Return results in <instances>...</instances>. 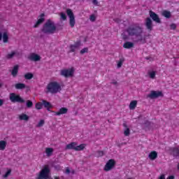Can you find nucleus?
Listing matches in <instances>:
<instances>
[{
  "mask_svg": "<svg viewBox=\"0 0 179 179\" xmlns=\"http://www.w3.org/2000/svg\"><path fill=\"white\" fill-rule=\"evenodd\" d=\"M126 31L130 37H136L137 41H139L141 44L146 43V38L142 36L143 34V27L139 23H134L129 25L127 28Z\"/></svg>",
  "mask_w": 179,
  "mask_h": 179,
  "instance_id": "f257e3e1",
  "label": "nucleus"
},
{
  "mask_svg": "<svg viewBox=\"0 0 179 179\" xmlns=\"http://www.w3.org/2000/svg\"><path fill=\"white\" fill-rule=\"evenodd\" d=\"M55 31H57V26H55L54 21L50 19L46 21L41 29V32L44 34H54Z\"/></svg>",
  "mask_w": 179,
  "mask_h": 179,
  "instance_id": "f03ea898",
  "label": "nucleus"
},
{
  "mask_svg": "<svg viewBox=\"0 0 179 179\" xmlns=\"http://www.w3.org/2000/svg\"><path fill=\"white\" fill-rule=\"evenodd\" d=\"M48 93H51L52 94H55L58 92H61L62 88L59 83L54 81L50 83L47 86Z\"/></svg>",
  "mask_w": 179,
  "mask_h": 179,
  "instance_id": "7ed1b4c3",
  "label": "nucleus"
},
{
  "mask_svg": "<svg viewBox=\"0 0 179 179\" xmlns=\"http://www.w3.org/2000/svg\"><path fill=\"white\" fill-rule=\"evenodd\" d=\"M50 173H51L50 167L48 165H45L39 172L37 179H50Z\"/></svg>",
  "mask_w": 179,
  "mask_h": 179,
  "instance_id": "20e7f679",
  "label": "nucleus"
},
{
  "mask_svg": "<svg viewBox=\"0 0 179 179\" xmlns=\"http://www.w3.org/2000/svg\"><path fill=\"white\" fill-rule=\"evenodd\" d=\"M9 99L11 103H24V99L20 95L16 94L15 93H10Z\"/></svg>",
  "mask_w": 179,
  "mask_h": 179,
  "instance_id": "39448f33",
  "label": "nucleus"
},
{
  "mask_svg": "<svg viewBox=\"0 0 179 179\" xmlns=\"http://www.w3.org/2000/svg\"><path fill=\"white\" fill-rule=\"evenodd\" d=\"M67 16L69 17V24L71 28L75 27V24H76V21L75 20V15H73V12L71 9L68 8L66 10Z\"/></svg>",
  "mask_w": 179,
  "mask_h": 179,
  "instance_id": "423d86ee",
  "label": "nucleus"
},
{
  "mask_svg": "<svg viewBox=\"0 0 179 179\" xmlns=\"http://www.w3.org/2000/svg\"><path fill=\"white\" fill-rule=\"evenodd\" d=\"M75 72V69L73 67H71L69 69H62L60 71V75L64 76V78H71V76H73V73Z\"/></svg>",
  "mask_w": 179,
  "mask_h": 179,
  "instance_id": "0eeeda50",
  "label": "nucleus"
},
{
  "mask_svg": "<svg viewBox=\"0 0 179 179\" xmlns=\"http://www.w3.org/2000/svg\"><path fill=\"white\" fill-rule=\"evenodd\" d=\"M163 92L162 91L152 90L149 94L147 95L148 99H157L159 97H163Z\"/></svg>",
  "mask_w": 179,
  "mask_h": 179,
  "instance_id": "6e6552de",
  "label": "nucleus"
},
{
  "mask_svg": "<svg viewBox=\"0 0 179 179\" xmlns=\"http://www.w3.org/2000/svg\"><path fill=\"white\" fill-rule=\"evenodd\" d=\"M114 167H115V160L111 159L106 162L103 168V170L104 171H110V170H113Z\"/></svg>",
  "mask_w": 179,
  "mask_h": 179,
  "instance_id": "1a4fd4ad",
  "label": "nucleus"
},
{
  "mask_svg": "<svg viewBox=\"0 0 179 179\" xmlns=\"http://www.w3.org/2000/svg\"><path fill=\"white\" fill-rule=\"evenodd\" d=\"M150 17L152 19L153 22H155V23H162V20H160V17H159V15L156 14V13L150 10L149 12Z\"/></svg>",
  "mask_w": 179,
  "mask_h": 179,
  "instance_id": "9d476101",
  "label": "nucleus"
},
{
  "mask_svg": "<svg viewBox=\"0 0 179 179\" xmlns=\"http://www.w3.org/2000/svg\"><path fill=\"white\" fill-rule=\"evenodd\" d=\"M80 45H81V43L80 41L76 42L74 44L70 45L69 52H76V50L80 48Z\"/></svg>",
  "mask_w": 179,
  "mask_h": 179,
  "instance_id": "9b49d317",
  "label": "nucleus"
},
{
  "mask_svg": "<svg viewBox=\"0 0 179 179\" xmlns=\"http://www.w3.org/2000/svg\"><path fill=\"white\" fill-rule=\"evenodd\" d=\"M145 27L149 31H152L153 30V21H152V19L150 17H147L145 19Z\"/></svg>",
  "mask_w": 179,
  "mask_h": 179,
  "instance_id": "f8f14e48",
  "label": "nucleus"
},
{
  "mask_svg": "<svg viewBox=\"0 0 179 179\" xmlns=\"http://www.w3.org/2000/svg\"><path fill=\"white\" fill-rule=\"evenodd\" d=\"M29 61H34V62H38V61L41 60V57L36 53H31L28 57Z\"/></svg>",
  "mask_w": 179,
  "mask_h": 179,
  "instance_id": "ddd939ff",
  "label": "nucleus"
},
{
  "mask_svg": "<svg viewBox=\"0 0 179 179\" xmlns=\"http://www.w3.org/2000/svg\"><path fill=\"white\" fill-rule=\"evenodd\" d=\"M44 16L45 15L44 13H41L39 17H38V20L36 22V24L34 25V28L38 27L40 24L44 22V20H45V18H44Z\"/></svg>",
  "mask_w": 179,
  "mask_h": 179,
  "instance_id": "4468645a",
  "label": "nucleus"
},
{
  "mask_svg": "<svg viewBox=\"0 0 179 179\" xmlns=\"http://www.w3.org/2000/svg\"><path fill=\"white\" fill-rule=\"evenodd\" d=\"M18 55H20V54L19 52H17V50H13L6 55V59H12V58Z\"/></svg>",
  "mask_w": 179,
  "mask_h": 179,
  "instance_id": "2eb2a0df",
  "label": "nucleus"
},
{
  "mask_svg": "<svg viewBox=\"0 0 179 179\" xmlns=\"http://www.w3.org/2000/svg\"><path fill=\"white\" fill-rule=\"evenodd\" d=\"M78 143L71 142L66 145V150H76Z\"/></svg>",
  "mask_w": 179,
  "mask_h": 179,
  "instance_id": "dca6fc26",
  "label": "nucleus"
},
{
  "mask_svg": "<svg viewBox=\"0 0 179 179\" xmlns=\"http://www.w3.org/2000/svg\"><path fill=\"white\" fill-rule=\"evenodd\" d=\"M68 113V109L65 107L61 108L59 111L55 112V115H62L64 114H66Z\"/></svg>",
  "mask_w": 179,
  "mask_h": 179,
  "instance_id": "f3484780",
  "label": "nucleus"
},
{
  "mask_svg": "<svg viewBox=\"0 0 179 179\" xmlns=\"http://www.w3.org/2000/svg\"><path fill=\"white\" fill-rule=\"evenodd\" d=\"M19 73V65L16 64L13 66V70L11 71V75L13 78H16Z\"/></svg>",
  "mask_w": 179,
  "mask_h": 179,
  "instance_id": "a211bd4d",
  "label": "nucleus"
},
{
  "mask_svg": "<svg viewBox=\"0 0 179 179\" xmlns=\"http://www.w3.org/2000/svg\"><path fill=\"white\" fill-rule=\"evenodd\" d=\"M15 88L17 90H23V89H26V84L18 83L15 85Z\"/></svg>",
  "mask_w": 179,
  "mask_h": 179,
  "instance_id": "6ab92c4d",
  "label": "nucleus"
},
{
  "mask_svg": "<svg viewBox=\"0 0 179 179\" xmlns=\"http://www.w3.org/2000/svg\"><path fill=\"white\" fill-rule=\"evenodd\" d=\"M134 44L132 42L127 41L123 44V48H126L127 50H129L133 48Z\"/></svg>",
  "mask_w": 179,
  "mask_h": 179,
  "instance_id": "aec40b11",
  "label": "nucleus"
},
{
  "mask_svg": "<svg viewBox=\"0 0 179 179\" xmlns=\"http://www.w3.org/2000/svg\"><path fill=\"white\" fill-rule=\"evenodd\" d=\"M148 157L150 160H156L157 159V152L152 151L150 152Z\"/></svg>",
  "mask_w": 179,
  "mask_h": 179,
  "instance_id": "412c9836",
  "label": "nucleus"
},
{
  "mask_svg": "<svg viewBox=\"0 0 179 179\" xmlns=\"http://www.w3.org/2000/svg\"><path fill=\"white\" fill-rule=\"evenodd\" d=\"M45 152L46 153V156L48 157H50V156H52V153H54V148H46Z\"/></svg>",
  "mask_w": 179,
  "mask_h": 179,
  "instance_id": "4be33fe9",
  "label": "nucleus"
},
{
  "mask_svg": "<svg viewBox=\"0 0 179 179\" xmlns=\"http://www.w3.org/2000/svg\"><path fill=\"white\" fill-rule=\"evenodd\" d=\"M42 104L44 106L45 108H47V110H50V108H52V106L51 103L46 100H43L42 101Z\"/></svg>",
  "mask_w": 179,
  "mask_h": 179,
  "instance_id": "5701e85b",
  "label": "nucleus"
},
{
  "mask_svg": "<svg viewBox=\"0 0 179 179\" xmlns=\"http://www.w3.org/2000/svg\"><path fill=\"white\" fill-rule=\"evenodd\" d=\"M136 106H138V101H131L129 104V110H135V108H136Z\"/></svg>",
  "mask_w": 179,
  "mask_h": 179,
  "instance_id": "b1692460",
  "label": "nucleus"
},
{
  "mask_svg": "<svg viewBox=\"0 0 179 179\" xmlns=\"http://www.w3.org/2000/svg\"><path fill=\"white\" fill-rule=\"evenodd\" d=\"M86 148V144H80V145H76V152H80L84 150Z\"/></svg>",
  "mask_w": 179,
  "mask_h": 179,
  "instance_id": "393cba45",
  "label": "nucleus"
},
{
  "mask_svg": "<svg viewBox=\"0 0 179 179\" xmlns=\"http://www.w3.org/2000/svg\"><path fill=\"white\" fill-rule=\"evenodd\" d=\"M20 121H29V115L22 113L19 116Z\"/></svg>",
  "mask_w": 179,
  "mask_h": 179,
  "instance_id": "a878e982",
  "label": "nucleus"
},
{
  "mask_svg": "<svg viewBox=\"0 0 179 179\" xmlns=\"http://www.w3.org/2000/svg\"><path fill=\"white\" fill-rule=\"evenodd\" d=\"M34 76V75L33 73H27L26 74H24V78L27 80H30V79H33Z\"/></svg>",
  "mask_w": 179,
  "mask_h": 179,
  "instance_id": "bb28decb",
  "label": "nucleus"
},
{
  "mask_svg": "<svg viewBox=\"0 0 179 179\" xmlns=\"http://www.w3.org/2000/svg\"><path fill=\"white\" fill-rule=\"evenodd\" d=\"M6 149V141H0V150H5Z\"/></svg>",
  "mask_w": 179,
  "mask_h": 179,
  "instance_id": "cd10ccee",
  "label": "nucleus"
},
{
  "mask_svg": "<svg viewBox=\"0 0 179 179\" xmlns=\"http://www.w3.org/2000/svg\"><path fill=\"white\" fill-rule=\"evenodd\" d=\"M162 15H164V17L169 19V17H171V13H170L169 10H164L162 12Z\"/></svg>",
  "mask_w": 179,
  "mask_h": 179,
  "instance_id": "c85d7f7f",
  "label": "nucleus"
},
{
  "mask_svg": "<svg viewBox=\"0 0 179 179\" xmlns=\"http://www.w3.org/2000/svg\"><path fill=\"white\" fill-rule=\"evenodd\" d=\"M3 43H8V40H9V36H8V34L6 32H4L3 34Z\"/></svg>",
  "mask_w": 179,
  "mask_h": 179,
  "instance_id": "c756f323",
  "label": "nucleus"
},
{
  "mask_svg": "<svg viewBox=\"0 0 179 179\" xmlns=\"http://www.w3.org/2000/svg\"><path fill=\"white\" fill-rule=\"evenodd\" d=\"M104 156V151L98 150L96 152V157H103Z\"/></svg>",
  "mask_w": 179,
  "mask_h": 179,
  "instance_id": "7c9ffc66",
  "label": "nucleus"
},
{
  "mask_svg": "<svg viewBox=\"0 0 179 179\" xmlns=\"http://www.w3.org/2000/svg\"><path fill=\"white\" fill-rule=\"evenodd\" d=\"M35 108H36V110H41V108H43V102H37L35 104Z\"/></svg>",
  "mask_w": 179,
  "mask_h": 179,
  "instance_id": "2f4dec72",
  "label": "nucleus"
},
{
  "mask_svg": "<svg viewBox=\"0 0 179 179\" xmlns=\"http://www.w3.org/2000/svg\"><path fill=\"white\" fill-rule=\"evenodd\" d=\"M148 75L150 78V79H155V78H156V71H150L148 73Z\"/></svg>",
  "mask_w": 179,
  "mask_h": 179,
  "instance_id": "473e14b6",
  "label": "nucleus"
},
{
  "mask_svg": "<svg viewBox=\"0 0 179 179\" xmlns=\"http://www.w3.org/2000/svg\"><path fill=\"white\" fill-rule=\"evenodd\" d=\"M44 124H45L44 120H41L37 124L36 127L41 128V127H43Z\"/></svg>",
  "mask_w": 179,
  "mask_h": 179,
  "instance_id": "72a5a7b5",
  "label": "nucleus"
},
{
  "mask_svg": "<svg viewBox=\"0 0 179 179\" xmlns=\"http://www.w3.org/2000/svg\"><path fill=\"white\" fill-rule=\"evenodd\" d=\"M27 108H31L33 107V101L30 100L27 101Z\"/></svg>",
  "mask_w": 179,
  "mask_h": 179,
  "instance_id": "f704fd0d",
  "label": "nucleus"
},
{
  "mask_svg": "<svg viewBox=\"0 0 179 179\" xmlns=\"http://www.w3.org/2000/svg\"><path fill=\"white\" fill-rule=\"evenodd\" d=\"M11 173H12V170L8 169V171L3 176V178H8V177L10 176Z\"/></svg>",
  "mask_w": 179,
  "mask_h": 179,
  "instance_id": "c9c22d12",
  "label": "nucleus"
},
{
  "mask_svg": "<svg viewBox=\"0 0 179 179\" xmlns=\"http://www.w3.org/2000/svg\"><path fill=\"white\" fill-rule=\"evenodd\" d=\"M86 52H89V48H83V49L80 50V53L81 54V55H83V54H85V53H86Z\"/></svg>",
  "mask_w": 179,
  "mask_h": 179,
  "instance_id": "e433bc0d",
  "label": "nucleus"
},
{
  "mask_svg": "<svg viewBox=\"0 0 179 179\" xmlns=\"http://www.w3.org/2000/svg\"><path fill=\"white\" fill-rule=\"evenodd\" d=\"M59 15L62 20H66V14H65V13L62 12Z\"/></svg>",
  "mask_w": 179,
  "mask_h": 179,
  "instance_id": "4c0bfd02",
  "label": "nucleus"
},
{
  "mask_svg": "<svg viewBox=\"0 0 179 179\" xmlns=\"http://www.w3.org/2000/svg\"><path fill=\"white\" fill-rule=\"evenodd\" d=\"M130 130L129 128H127L124 131V136H129Z\"/></svg>",
  "mask_w": 179,
  "mask_h": 179,
  "instance_id": "58836bf2",
  "label": "nucleus"
},
{
  "mask_svg": "<svg viewBox=\"0 0 179 179\" xmlns=\"http://www.w3.org/2000/svg\"><path fill=\"white\" fill-rule=\"evenodd\" d=\"M122 62H124V59H120L117 62V68H121L122 66Z\"/></svg>",
  "mask_w": 179,
  "mask_h": 179,
  "instance_id": "ea45409f",
  "label": "nucleus"
},
{
  "mask_svg": "<svg viewBox=\"0 0 179 179\" xmlns=\"http://www.w3.org/2000/svg\"><path fill=\"white\" fill-rule=\"evenodd\" d=\"M90 20L91 22H96V15L94 14H92L90 16Z\"/></svg>",
  "mask_w": 179,
  "mask_h": 179,
  "instance_id": "a19ab883",
  "label": "nucleus"
},
{
  "mask_svg": "<svg viewBox=\"0 0 179 179\" xmlns=\"http://www.w3.org/2000/svg\"><path fill=\"white\" fill-rule=\"evenodd\" d=\"M170 27L171 30H176V29H177V25H176V24H171Z\"/></svg>",
  "mask_w": 179,
  "mask_h": 179,
  "instance_id": "79ce46f5",
  "label": "nucleus"
},
{
  "mask_svg": "<svg viewBox=\"0 0 179 179\" xmlns=\"http://www.w3.org/2000/svg\"><path fill=\"white\" fill-rule=\"evenodd\" d=\"M122 38L123 40H128V35H126L125 34H122Z\"/></svg>",
  "mask_w": 179,
  "mask_h": 179,
  "instance_id": "37998d69",
  "label": "nucleus"
},
{
  "mask_svg": "<svg viewBox=\"0 0 179 179\" xmlns=\"http://www.w3.org/2000/svg\"><path fill=\"white\" fill-rule=\"evenodd\" d=\"M114 21L116 23H121V22H122V20H121V19H120V18H115V19H114Z\"/></svg>",
  "mask_w": 179,
  "mask_h": 179,
  "instance_id": "c03bdc74",
  "label": "nucleus"
},
{
  "mask_svg": "<svg viewBox=\"0 0 179 179\" xmlns=\"http://www.w3.org/2000/svg\"><path fill=\"white\" fill-rule=\"evenodd\" d=\"M92 3L93 5H95L96 6H97V5H99V1L97 0H93Z\"/></svg>",
  "mask_w": 179,
  "mask_h": 179,
  "instance_id": "a18cd8bd",
  "label": "nucleus"
},
{
  "mask_svg": "<svg viewBox=\"0 0 179 179\" xmlns=\"http://www.w3.org/2000/svg\"><path fill=\"white\" fill-rule=\"evenodd\" d=\"M158 179H166V175L162 174Z\"/></svg>",
  "mask_w": 179,
  "mask_h": 179,
  "instance_id": "49530a36",
  "label": "nucleus"
},
{
  "mask_svg": "<svg viewBox=\"0 0 179 179\" xmlns=\"http://www.w3.org/2000/svg\"><path fill=\"white\" fill-rule=\"evenodd\" d=\"M3 106V99H0V107Z\"/></svg>",
  "mask_w": 179,
  "mask_h": 179,
  "instance_id": "de8ad7c7",
  "label": "nucleus"
},
{
  "mask_svg": "<svg viewBox=\"0 0 179 179\" xmlns=\"http://www.w3.org/2000/svg\"><path fill=\"white\" fill-rule=\"evenodd\" d=\"M66 174H69V173H71V170L69 169H66Z\"/></svg>",
  "mask_w": 179,
  "mask_h": 179,
  "instance_id": "09e8293b",
  "label": "nucleus"
},
{
  "mask_svg": "<svg viewBox=\"0 0 179 179\" xmlns=\"http://www.w3.org/2000/svg\"><path fill=\"white\" fill-rule=\"evenodd\" d=\"M2 36H3L2 33L0 32V41H1V40H2Z\"/></svg>",
  "mask_w": 179,
  "mask_h": 179,
  "instance_id": "8fccbe9b",
  "label": "nucleus"
},
{
  "mask_svg": "<svg viewBox=\"0 0 179 179\" xmlns=\"http://www.w3.org/2000/svg\"><path fill=\"white\" fill-rule=\"evenodd\" d=\"M54 178L55 179H59V176H54Z\"/></svg>",
  "mask_w": 179,
  "mask_h": 179,
  "instance_id": "3c124183",
  "label": "nucleus"
},
{
  "mask_svg": "<svg viewBox=\"0 0 179 179\" xmlns=\"http://www.w3.org/2000/svg\"><path fill=\"white\" fill-rule=\"evenodd\" d=\"M178 171H179V163L178 164Z\"/></svg>",
  "mask_w": 179,
  "mask_h": 179,
  "instance_id": "603ef678",
  "label": "nucleus"
},
{
  "mask_svg": "<svg viewBox=\"0 0 179 179\" xmlns=\"http://www.w3.org/2000/svg\"><path fill=\"white\" fill-rule=\"evenodd\" d=\"M113 85H117V81L114 82Z\"/></svg>",
  "mask_w": 179,
  "mask_h": 179,
  "instance_id": "864d4df0",
  "label": "nucleus"
},
{
  "mask_svg": "<svg viewBox=\"0 0 179 179\" xmlns=\"http://www.w3.org/2000/svg\"><path fill=\"white\" fill-rule=\"evenodd\" d=\"M0 87H2V84L0 83Z\"/></svg>",
  "mask_w": 179,
  "mask_h": 179,
  "instance_id": "5fc2aeb1",
  "label": "nucleus"
},
{
  "mask_svg": "<svg viewBox=\"0 0 179 179\" xmlns=\"http://www.w3.org/2000/svg\"><path fill=\"white\" fill-rule=\"evenodd\" d=\"M74 173H75V171H72V173L73 174Z\"/></svg>",
  "mask_w": 179,
  "mask_h": 179,
  "instance_id": "6e6d98bb",
  "label": "nucleus"
},
{
  "mask_svg": "<svg viewBox=\"0 0 179 179\" xmlns=\"http://www.w3.org/2000/svg\"><path fill=\"white\" fill-rule=\"evenodd\" d=\"M124 127H127V124H124Z\"/></svg>",
  "mask_w": 179,
  "mask_h": 179,
  "instance_id": "4d7b16f0",
  "label": "nucleus"
},
{
  "mask_svg": "<svg viewBox=\"0 0 179 179\" xmlns=\"http://www.w3.org/2000/svg\"><path fill=\"white\" fill-rule=\"evenodd\" d=\"M0 174H1V171H0Z\"/></svg>",
  "mask_w": 179,
  "mask_h": 179,
  "instance_id": "13d9d810",
  "label": "nucleus"
}]
</instances>
